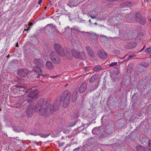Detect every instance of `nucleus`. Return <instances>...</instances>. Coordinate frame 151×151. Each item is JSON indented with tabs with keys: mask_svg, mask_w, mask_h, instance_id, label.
I'll list each match as a JSON object with an SVG mask.
<instances>
[{
	"mask_svg": "<svg viewBox=\"0 0 151 151\" xmlns=\"http://www.w3.org/2000/svg\"><path fill=\"white\" fill-rule=\"evenodd\" d=\"M71 95L70 92L65 90L59 99L55 101L53 104L46 103V104L43 105L42 102H38L35 110L41 115H49L58 110L62 101L63 102V107H66L69 104Z\"/></svg>",
	"mask_w": 151,
	"mask_h": 151,
	"instance_id": "1",
	"label": "nucleus"
},
{
	"mask_svg": "<svg viewBox=\"0 0 151 151\" xmlns=\"http://www.w3.org/2000/svg\"><path fill=\"white\" fill-rule=\"evenodd\" d=\"M55 49L58 52L61 56H63L64 55L66 56V57L69 59L71 58V54L70 53V50H63L60 45L58 44H55L54 46Z\"/></svg>",
	"mask_w": 151,
	"mask_h": 151,
	"instance_id": "2",
	"label": "nucleus"
},
{
	"mask_svg": "<svg viewBox=\"0 0 151 151\" xmlns=\"http://www.w3.org/2000/svg\"><path fill=\"white\" fill-rule=\"evenodd\" d=\"M50 57L52 61L55 64H59L60 62V56L58 53L55 52H51L50 54Z\"/></svg>",
	"mask_w": 151,
	"mask_h": 151,
	"instance_id": "3",
	"label": "nucleus"
},
{
	"mask_svg": "<svg viewBox=\"0 0 151 151\" xmlns=\"http://www.w3.org/2000/svg\"><path fill=\"white\" fill-rule=\"evenodd\" d=\"M38 97V91L36 90H34L29 93L26 99L28 103H30L32 99H36Z\"/></svg>",
	"mask_w": 151,
	"mask_h": 151,
	"instance_id": "4",
	"label": "nucleus"
},
{
	"mask_svg": "<svg viewBox=\"0 0 151 151\" xmlns=\"http://www.w3.org/2000/svg\"><path fill=\"white\" fill-rule=\"evenodd\" d=\"M71 54L74 57L77 58H81L82 60H85L86 56L83 52H80L77 50H72Z\"/></svg>",
	"mask_w": 151,
	"mask_h": 151,
	"instance_id": "5",
	"label": "nucleus"
},
{
	"mask_svg": "<svg viewBox=\"0 0 151 151\" xmlns=\"http://www.w3.org/2000/svg\"><path fill=\"white\" fill-rule=\"evenodd\" d=\"M36 106L37 104L32 103L28 107L27 110V117H31L33 114L34 111H36L35 109Z\"/></svg>",
	"mask_w": 151,
	"mask_h": 151,
	"instance_id": "6",
	"label": "nucleus"
},
{
	"mask_svg": "<svg viewBox=\"0 0 151 151\" xmlns=\"http://www.w3.org/2000/svg\"><path fill=\"white\" fill-rule=\"evenodd\" d=\"M134 18L136 21L139 22L142 25H144L146 23L145 19L142 18L140 13H136L134 15Z\"/></svg>",
	"mask_w": 151,
	"mask_h": 151,
	"instance_id": "7",
	"label": "nucleus"
},
{
	"mask_svg": "<svg viewBox=\"0 0 151 151\" xmlns=\"http://www.w3.org/2000/svg\"><path fill=\"white\" fill-rule=\"evenodd\" d=\"M29 71L27 70L21 69L19 70L17 72L18 75L20 76H24L28 73Z\"/></svg>",
	"mask_w": 151,
	"mask_h": 151,
	"instance_id": "8",
	"label": "nucleus"
},
{
	"mask_svg": "<svg viewBox=\"0 0 151 151\" xmlns=\"http://www.w3.org/2000/svg\"><path fill=\"white\" fill-rule=\"evenodd\" d=\"M80 1L79 0H71L68 5L70 7H73L78 5Z\"/></svg>",
	"mask_w": 151,
	"mask_h": 151,
	"instance_id": "9",
	"label": "nucleus"
},
{
	"mask_svg": "<svg viewBox=\"0 0 151 151\" xmlns=\"http://www.w3.org/2000/svg\"><path fill=\"white\" fill-rule=\"evenodd\" d=\"M87 87L86 82H84L82 83L79 89V92L81 93H83L86 90Z\"/></svg>",
	"mask_w": 151,
	"mask_h": 151,
	"instance_id": "10",
	"label": "nucleus"
},
{
	"mask_svg": "<svg viewBox=\"0 0 151 151\" xmlns=\"http://www.w3.org/2000/svg\"><path fill=\"white\" fill-rule=\"evenodd\" d=\"M139 140L141 143L144 145L147 146L148 145L149 139L148 138L144 137L140 138Z\"/></svg>",
	"mask_w": 151,
	"mask_h": 151,
	"instance_id": "11",
	"label": "nucleus"
},
{
	"mask_svg": "<svg viewBox=\"0 0 151 151\" xmlns=\"http://www.w3.org/2000/svg\"><path fill=\"white\" fill-rule=\"evenodd\" d=\"M34 63L36 65L40 66H42L43 65V62L40 59H35L34 60Z\"/></svg>",
	"mask_w": 151,
	"mask_h": 151,
	"instance_id": "12",
	"label": "nucleus"
},
{
	"mask_svg": "<svg viewBox=\"0 0 151 151\" xmlns=\"http://www.w3.org/2000/svg\"><path fill=\"white\" fill-rule=\"evenodd\" d=\"M98 54L100 58H105L107 57L106 53L104 51H99Z\"/></svg>",
	"mask_w": 151,
	"mask_h": 151,
	"instance_id": "13",
	"label": "nucleus"
},
{
	"mask_svg": "<svg viewBox=\"0 0 151 151\" xmlns=\"http://www.w3.org/2000/svg\"><path fill=\"white\" fill-rule=\"evenodd\" d=\"M86 49L88 51V54L90 56L93 57L94 56V53L93 52L91 48L89 46H86Z\"/></svg>",
	"mask_w": 151,
	"mask_h": 151,
	"instance_id": "14",
	"label": "nucleus"
},
{
	"mask_svg": "<svg viewBox=\"0 0 151 151\" xmlns=\"http://www.w3.org/2000/svg\"><path fill=\"white\" fill-rule=\"evenodd\" d=\"M97 12L96 11H95L94 12H92L91 14H88L87 15L88 17H90L92 19H95L97 18L96 16Z\"/></svg>",
	"mask_w": 151,
	"mask_h": 151,
	"instance_id": "15",
	"label": "nucleus"
},
{
	"mask_svg": "<svg viewBox=\"0 0 151 151\" xmlns=\"http://www.w3.org/2000/svg\"><path fill=\"white\" fill-rule=\"evenodd\" d=\"M77 90L76 89L74 91L72 96V101L73 102L75 101L77 98L76 96L77 95Z\"/></svg>",
	"mask_w": 151,
	"mask_h": 151,
	"instance_id": "16",
	"label": "nucleus"
},
{
	"mask_svg": "<svg viewBox=\"0 0 151 151\" xmlns=\"http://www.w3.org/2000/svg\"><path fill=\"white\" fill-rule=\"evenodd\" d=\"M136 46V45L135 43H129L127 45L126 47L127 49H131L134 48Z\"/></svg>",
	"mask_w": 151,
	"mask_h": 151,
	"instance_id": "17",
	"label": "nucleus"
},
{
	"mask_svg": "<svg viewBox=\"0 0 151 151\" xmlns=\"http://www.w3.org/2000/svg\"><path fill=\"white\" fill-rule=\"evenodd\" d=\"M92 132L93 134L97 135L100 134V131L98 128L95 127L92 129Z\"/></svg>",
	"mask_w": 151,
	"mask_h": 151,
	"instance_id": "18",
	"label": "nucleus"
},
{
	"mask_svg": "<svg viewBox=\"0 0 151 151\" xmlns=\"http://www.w3.org/2000/svg\"><path fill=\"white\" fill-rule=\"evenodd\" d=\"M46 66L49 69H51L53 68L52 63L50 61H47L46 64Z\"/></svg>",
	"mask_w": 151,
	"mask_h": 151,
	"instance_id": "19",
	"label": "nucleus"
},
{
	"mask_svg": "<svg viewBox=\"0 0 151 151\" xmlns=\"http://www.w3.org/2000/svg\"><path fill=\"white\" fill-rule=\"evenodd\" d=\"M33 71L37 73H42L41 70L38 67H34L32 68Z\"/></svg>",
	"mask_w": 151,
	"mask_h": 151,
	"instance_id": "20",
	"label": "nucleus"
},
{
	"mask_svg": "<svg viewBox=\"0 0 151 151\" xmlns=\"http://www.w3.org/2000/svg\"><path fill=\"white\" fill-rule=\"evenodd\" d=\"M12 128L13 130L16 132H19L21 130V129L20 128L16 126H13Z\"/></svg>",
	"mask_w": 151,
	"mask_h": 151,
	"instance_id": "21",
	"label": "nucleus"
},
{
	"mask_svg": "<svg viewBox=\"0 0 151 151\" xmlns=\"http://www.w3.org/2000/svg\"><path fill=\"white\" fill-rule=\"evenodd\" d=\"M144 147L138 145L136 147V148L137 151H143L144 150Z\"/></svg>",
	"mask_w": 151,
	"mask_h": 151,
	"instance_id": "22",
	"label": "nucleus"
},
{
	"mask_svg": "<svg viewBox=\"0 0 151 151\" xmlns=\"http://www.w3.org/2000/svg\"><path fill=\"white\" fill-rule=\"evenodd\" d=\"M50 133H41L39 135L40 136L42 137L45 138L47 137L50 135Z\"/></svg>",
	"mask_w": 151,
	"mask_h": 151,
	"instance_id": "23",
	"label": "nucleus"
},
{
	"mask_svg": "<svg viewBox=\"0 0 151 151\" xmlns=\"http://www.w3.org/2000/svg\"><path fill=\"white\" fill-rule=\"evenodd\" d=\"M125 5L129 6H133V4L130 2H126L124 3Z\"/></svg>",
	"mask_w": 151,
	"mask_h": 151,
	"instance_id": "24",
	"label": "nucleus"
},
{
	"mask_svg": "<svg viewBox=\"0 0 151 151\" xmlns=\"http://www.w3.org/2000/svg\"><path fill=\"white\" fill-rule=\"evenodd\" d=\"M48 75L46 74V75H44L42 74H39L37 76V79L38 78H41V77H44L46 76H48Z\"/></svg>",
	"mask_w": 151,
	"mask_h": 151,
	"instance_id": "25",
	"label": "nucleus"
},
{
	"mask_svg": "<svg viewBox=\"0 0 151 151\" xmlns=\"http://www.w3.org/2000/svg\"><path fill=\"white\" fill-rule=\"evenodd\" d=\"M96 79V76L94 75L91 77L89 80V82H93L95 81Z\"/></svg>",
	"mask_w": 151,
	"mask_h": 151,
	"instance_id": "26",
	"label": "nucleus"
},
{
	"mask_svg": "<svg viewBox=\"0 0 151 151\" xmlns=\"http://www.w3.org/2000/svg\"><path fill=\"white\" fill-rule=\"evenodd\" d=\"M16 86V87H17L19 88L18 90L19 91H23L24 88V87L22 86H19L18 85H17Z\"/></svg>",
	"mask_w": 151,
	"mask_h": 151,
	"instance_id": "27",
	"label": "nucleus"
},
{
	"mask_svg": "<svg viewBox=\"0 0 151 151\" xmlns=\"http://www.w3.org/2000/svg\"><path fill=\"white\" fill-rule=\"evenodd\" d=\"M102 67L100 66H97L94 68L93 70L94 71H96L101 69Z\"/></svg>",
	"mask_w": 151,
	"mask_h": 151,
	"instance_id": "28",
	"label": "nucleus"
},
{
	"mask_svg": "<svg viewBox=\"0 0 151 151\" xmlns=\"http://www.w3.org/2000/svg\"><path fill=\"white\" fill-rule=\"evenodd\" d=\"M117 64V63L116 62H114V63H111L109 65V66L110 67H112L113 66H114Z\"/></svg>",
	"mask_w": 151,
	"mask_h": 151,
	"instance_id": "29",
	"label": "nucleus"
},
{
	"mask_svg": "<svg viewBox=\"0 0 151 151\" xmlns=\"http://www.w3.org/2000/svg\"><path fill=\"white\" fill-rule=\"evenodd\" d=\"M52 26L51 25V24H47L45 27V28L46 29H50L52 27Z\"/></svg>",
	"mask_w": 151,
	"mask_h": 151,
	"instance_id": "30",
	"label": "nucleus"
},
{
	"mask_svg": "<svg viewBox=\"0 0 151 151\" xmlns=\"http://www.w3.org/2000/svg\"><path fill=\"white\" fill-rule=\"evenodd\" d=\"M145 52L147 53H149L151 52V48H147L145 50Z\"/></svg>",
	"mask_w": 151,
	"mask_h": 151,
	"instance_id": "31",
	"label": "nucleus"
},
{
	"mask_svg": "<svg viewBox=\"0 0 151 151\" xmlns=\"http://www.w3.org/2000/svg\"><path fill=\"white\" fill-rule=\"evenodd\" d=\"M113 52L114 54H118L119 53L120 51L119 50H114Z\"/></svg>",
	"mask_w": 151,
	"mask_h": 151,
	"instance_id": "32",
	"label": "nucleus"
},
{
	"mask_svg": "<svg viewBox=\"0 0 151 151\" xmlns=\"http://www.w3.org/2000/svg\"><path fill=\"white\" fill-rule=\"evenodd\" d=\"M134 56H135V55L134 54L130 55H129V56L128 58V60H129L130 59V58L134 57Z\"/></svg>",
	"mask_w": 151,
	"mask_h": 151,
	"instance_id": "33",
	"label": "nucleus"
},
{
	"mask_svg": "<svg viewBox=\"0 0 151 151\" xmlns=\"http://www.w3.org/2000/svg\"><path fill=\"white\" fill-rule=\"evenodd\" d=\"M79 32L81 33L82 34V35H84L85 33H88L89 32H85L84 31H79Z\"/></svg>",
	"mask_w": 151,
	"mask_h": 151,
	"instance_id": "34",
	"label": "nucleus"
},
{
	"mask_svg": "<svg viewBox=\"0 0 151 151\" xmlns=\"http://www.w3.org/2000/svg\"><path fill=\"white\" fill-rule=\"evenodd\" d=\"M145 151H151V149L149 148H146L145 149Z\"/></svg>",
	"mask_w": 151,
	"mask_h": 151,
	"instance_id": "35",
	"label": "nucleus"
},
{
	"mask_svg": "<svg viewBox=\"0 0 151 151\" xmlns=\"http://www.w3.org/2000/svg\"><path fill=\"white\" fill-rule=\"evenodd\" d=\"M75 123H72V124H71V123L68 126L69 127H72L73 126L75 125Z\"/></svg>",
	"mask_w": 151,
	"mask_h": 151,
	"instance_id": "36",
	"label": "nucleus"
},
{
	"mask_svg": "<svg viewBox=\"0 0 151 151\" xmlns=\"http://www.w3.org/2000/svg\"><path fill=\"white\" fill-rule=\"evenodd\" d=\"M23 91L24 93H27V90L26 88L24 87L23 90Z\"/></svg>",
	"mask_w": 151,
	"mask_h": 151,
	"instance_id": "37",
	"label": "nucleus"
},
{
	"mask_svg": "<svg viewBox=\"0 0 151 151\" xmlns=\"http://www.w3.org/2000/svg\"><path fill=\"white\" fill-rule=\"evenodd\" d=\"M139 67L140 69L141 68L144 69V68H145V66L142 65H140Z\"/></svg>",
	"mask_w": 151,
	"mask_h": 151,
	"instance_id": "38",
	"label": "nucleus"
},
{
	"mask_svg": "<svg viewBox=\"0 0 151 151\" xmlns=\"http://www.w3.org/2000/svg\"><path fill=\"white\" fill-rule=\"evenodd\" d=\"M58 76L59 75H57L55 76H52L51 77L52 78H58Z\"/></svg>",
	"mask_w": 151,
	"mask_h": 151,
	"instance_id": "39",
	"label": "nucleus"
},
{
	"mask_svg": "<svg viewBox=\"0 0 151 151\" xmlns=\"http://www.w3.org/2000/svg\"><path fill=\"white\" fill-rule=\"evenodd\" d=\"M31 29V27H28V28L27 29H25L24 30V32L25 31L26 32L27 31Z\"/></svg>",
	"mask_w": 151,
	"mask_h": 151,
	"instance_id": "40",
	"label": "nucleus"
},
{
	"mask_svg": "<svg viewBox=\"0 0 151 151\" xmlns=\"http://www.w3.org/2000/svg\"><path fill=\"white\" fill-rule=\"evenodd\" d=\"M148 145L150 147H151V140H150L149 139L148 142Z\"/></svg>",
	"mask_w": 151,
	"mask_h": 151,
	"instance_id": "41",
	"label": "nucleus"
},
{
	"mask_svg": "<svg viewBox=\"0 0 151 151\" xmlns=\"http://www.w3.org/2000/svg\"><path fill=\"white\" fill-rule=\"evenodd\" d=\"M79 150V147L78 148H76L73 151H78Z\"/></svg>",
	"mask_w": 151,
	"mask_h": 151,
	"instance_id": "42",
	"label": "nucleus"
},
{
	"mask_svg": "<svg viewBox=\"0 0 151 151\" xmlns=\"http://www.w3.org/2000/svg\"><path fill=\"white\" fill-rule=\"evenodd\" d=\"M42 2V0H40L38 2V4L40 5Z\"/></svg>",
	"mask_w": 151,
	"mask_h": 151,
	"instance_id": "43",
	"label": "nucleus"
},
{
	"mask_svg": "<svg viewBox=\"0 0 151 151\" xmlns=\"http://www.w3.org/2000/svg\"><path fill=\"white\" fill-rule=\"evenodd\" d=\"M146 48L145 46H144L142 48V49L140 50V52H141L144 49H145Z\"/></svg>",
	"mask_w": 151,
	"mask_h": 151,
	"instance_id": "44",
	"label": "nucleus"
},
{
	"mask_svg": "<svg viewBox=\"0 0 151 151\" xmlns=\"http://www.w3.org/2000/svg\"><path fill=\"white\" fill-rule=\"evenodd\" d=\"M32 25V22H30V23H29V27L31 26V25Z\"/></svg>",
	"mask_w": 151,
	"mask_h": 151,
	"instance_id": "45",
	"label": "nucleus"
},
{
	"mask_svg": "<svg viewBox=\"0 0 151 151\" xmlns=\"http://www.w3.org/2000/svg\"><path fill=\"white\" fill-rule=\"evenodd\" d=\"M31 134L32 135H34V136H36V135H37V134H35V133H31Z\"/></svg>",
	"mask_w": 151,
	"mask_h": 151,
	"instance_id": "46",
	"label": "nucleus"
},
{
	"mask_svg": "<svg viewBox=\"0 0 151 151\" xmlns=\"http://www.w3.org/2000/svg\"><path fill=\"white\" fill-rule=\"evenodd\" d=\"M149 0H144V2H147Z\"/></svg>",
	"mask_w": 151,
	"mask_h": 151,
	"instance_id": "47",
	"label": "nucleus"
},
{
	"mask_svg": "<svg viewBox=\"0 0 151 151\" xmlns=\"http://www.w3.org/2000/svg\"><path fill=\"white\" fill-rule=\"evenodd\" d=\"M89 22H90V23H91V21L90 19H89Z\"/></svg>",
	"mask_w": 151,
	"mask_h": 151,
	"instance_id": "48",
	"label": "nucleus"
},
{
	"mask_svg": "<svg viewBox=\"0 0 151 151\" xmlns=\"http://www.w3.org/2000/svg\"><path fill=\"white\" fill-rule=\"evenodd\" d=\"M94 24L96 25L97 24V23L96 22H95V23H94Z\"/></svg>",
	"mask_w": 151,
	"mask_h": 151,
	"instance_id": "49",
	"label": "nucleus"
},
{
	"mask_svg": "<svg viewBox=\"0 0 151 151\" xmlns=\"http://www.w3.org/2000/svg\"><path fill=\"white\" fill-rule=\"evenodd\" d=\"M45 59H46V58H47V56L46 55H45Z\"/></svg>",
	"mask_w": 151,
	"mask_h": 151,
	"instance_id": "50",
	"label": "nucleus"
},
{
	"mask_svg": "<svg viewBox=\"0 0 151 151\" xmlns=\"http://www.w3.org/2000/svg\"><path fill=\"white\" fill-rule=\"evenodd\" d=\"M126 55H125V56H124L123 58H125V57L126 56Z\"/></svg>",
	"mask_w": 151,
	"mask_h": 151,
	"instance_id": "51",
	"label": "nucleus"
},
{
	"mask_svg": "<svg viewBox=\"0 0 151 151\" xmlns=\"http://www.w3.org/2000/svg\"><path fill=\"white\" fill-rule=\"evenodd\" d=\"M128 39H131V38H129V37H128Z\"/></svg>",
	"mask_w": 151,
	"mask_h": 151,
	"instance_id": "52",
	"label": "nucleus"
},
{
	"mask_svg": "<svg viewBox=\"0 0 151 151\" xmlns=\"http://www.w3.org/2000/svg\"><path fill=\"white\" fill-rule=\"evenodd\" d=\"M67 84H66V85H65V86H67Z\"/></svg>",
	"mask_w": 151,
	"mask_h": 151,
	"instance_id": "53",
	"label": "nucleus"
},
{
	"mask_svg": "<svg viewBox=\"0 0 151 151\" xmlns=\"http://www.w3.org/2000/svg\"><path fill=\"white\" fill-rule=\"evenodd\" d=\"M46 8H47V7H45V9H46Z\"/></svg>",
	"mask_w": 151,
	"mask_h": 151,
	"instance_id": "54",
	"label": "nucleus"
},
{
	"mask_svg": "<svg viewBox=\"0 0 151 151\" xmlns=\"http://www.w3.org/2000/svg\"><path fill=\"white\" fill-rule=\"evenodd\" d=\"M9 55H8V56H7V57H9Z\"/></svg>",
	"mask_w": 151,
	"mask_h": 151,
	"instance_id": "55",
	"label": "nucleus"
},
{
	"mask_svg": "<svg viewBox=\"0 0 151 151\" xmlns=\"http://www.w3.org/2000/svg\"><path fill=\"white\" fill-rule=\"evenodd\" d=\"M128 68H129V67L127 68V69H128Z\"/></svg>",
	"mask_w": 151,
	"mask_h": 151,
	"instance_id": "56",
	"label": "nucleus"
},
{
	"mask_svg": "<svg viewBox=\"0 0 151 151\" xmlns=\"http://www.w3.org/2000/svg\"><path fill=\"white\" fill-rule=\"evenodd\" d=\"M150 57L151 58V55H150Z\"/></svg>",
	"mask_w": 151,
	"mask_h": 151,
	"instance_id": "57",
	"label": "nucleus"
}]
</instances>
